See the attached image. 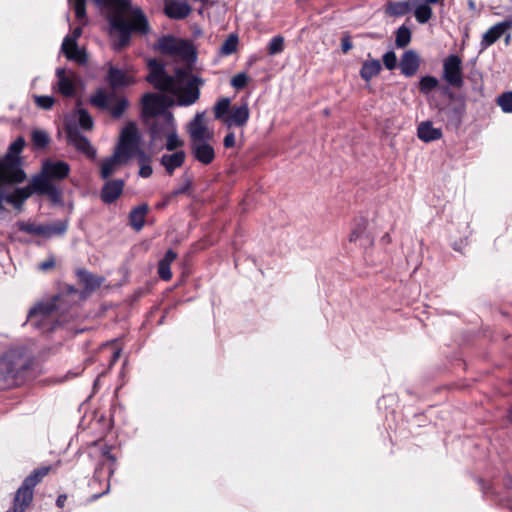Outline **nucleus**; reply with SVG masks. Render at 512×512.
Instances as JSON below:
<instances>
[{
	"label": "nucleus",
	"mask_w": 512,
	"mask_h": 512,
	"mask_svg": "<svg viewBox=\"0 0 512 512\" xmlns=\"http://www.w3.org/2000/svg\"><path fill=\"white\" fill-rule=\"evenodd\" d=\"M148 66L150 72L146 77L147 81L156 89L175 97L179 106L192 105L199 99V87L203 81L189 69H177L174 75H169L164 66L155 59L149 60Z\"/></svg>",
	"instance_id": "f257e3e1"
},
{
	"label": "nucleus",
	"mask_w": 512,
	"mask_h": 512,
	"mask_svg": "<svg viewBox=\"0 0 512 512\" xmlns=\"http://www.w3.org/2000/svg\"><path fill=\"white\" fill-rule=\"evenodd\" d=\"M112 1L114 10L109 11L108 20L111 27L119 32L115 49L120 50L129 43L131 32L145 34L149 27L144 13L139 7L132 6L131 0Z\"/></svg>",
	"instance_id": "f03ea898"
},
{
	"label": "nucleus",
	"mask_w": 512,
	"mask_h": 512,
	"mask_svg": "<svg viewBox=\"0 0 512 512\" xmlns=\"http://www.w3.org/2000/svg\"><path fill=\"white\" fill-rule=\"evenodd\" d=\"M69 172L70 167L66 162L46 160L42 164L41 173L32 179L33 190L48 195L54 201L60 200L61 192L52 182L66 178Z\"/></svg>",
	"instance_id": "7ed1b4c3"
},
{
	"label": "nucleus",
	"mask_w": 512,
	"mask_h": 512,
	"mask_svg": "<svg viewBox=\"0 0 512 512\" xmlns=\"http://www.w3.org/2000/svg\"><path fill=\"white\" fill-rule=\"evenodd\" d=\"M49 470L50 467H41L26 477L15 495L13 510L7 512H25L32 502L33 488L48 474Z\"/></svg>",
	"instance_id": "20e7f679"
},
{
	"label": "nucleus",
	"mask_w": 512,
	"mask_h": 512,
	"mask_svg": "<svg viewBox=\"0 0 512 512\" xmlns=\"http://www.w3.org/2000/svg\"><path fill=\"white\" fill-rule=\"evenodd\" d=\"M158 49L163 53L175 59L190 63L194 59L192 46L181 39L173 36H165L159 39Z\"/></svg>",
	"instance_id": "39448f33"
},
{
	"label": "nucleus",
	"mask_w": 512,
	"mask_h": 512,
	"mask_svg": "<svg viewBox=\"0 0 512 512\" xmlns=\"http://www.w3.org/2000/svg\"><path fill=\"white\" fill-rule=\"evenodd\" d=\"M18 229L27 234L51 238L63 235L67 230L66 221H56L49 224H37L35 222L20 221L17 223Z\"/></svg>",
	"instance_id": "423d86ee"
},
{
	"label": "nucleus",
	"mask_w": 512,
	"mask_h": 512,
	"mask_svg": "<svg viewBox=\"0 0 512 512\" xmlns=\"http://www.w3.org/2000/svg\"><path fill=\"white\" fill-rule=\"evenodd\" d=\"M173 104H175V100L169 95L145 94L142 98V108L146 121L157 118L161 113L168 112L166 108Z\"/></svg>",
	"instance_id": "0eeeda50"
},
{
	"label": "nucleus",
	"mask_w": 512,
	"mask_h": 512,
	"mask_svg": "<svg viewBox=\"0 0 512 512\" xmlns=\"http://www.w3.org/2000/svg\"><path fill=\"white\" fill-rule=\"evenodd\" d=\"M91 102L99 108L109 109L114 117H120L128 106V101L124 97L107 94L103 91H98L92 97Z\"/></svg>",
	"instance_id": "6e6552de"
},
{
	"label": "nucleus",
	"mask_w": 512,
	"mask_h": 512,
	"mask_svg": "<svg viewBox=\"0 0 512 512\" xmlns=\"http://www.w3.org/2000/svg\"><path fill=\"white\" fill-rule=\"evenodd\" d=\"M151 126V140L156 143L157 141L164 140V137L171 134L176 129L174 117L171 112L161 113L157 118L147 121Z\"/></svg>",
	"instance_id": "1a4fd4ad"
},
{
	"label": "nucleus",
	"mask_w": 512,
	"mask_h": 512,
	"mask_svg": "<svg viewBox=\"0 0 512 512\" xmlns=\"http://www.w3.org/2000/svg\"><path fill=\"white\" fill-rule=\"evenodd\" d=\"M139 132L135 123H128L121 132L120 140L115 148L124 155L132 158L138 150Z\"/></svg>",
	"instance_id": "9d476101"
},
{
	"label": "nucleus",
	"mask_w": 512,
	"mask_h": 512,
	"mask_svg": "<svg viewBox=\"0 0 512 512\" xmlns=\"http://www.w3.org/2000/svg\"><path fill=\"white\" fill-rule=\"evenodd\" d=\"M19 183L18 181L0 180V213L4 210L3 201L12 204L15 208H20L22 204L31 196L33 192L32 182L29 186L17 188L14 192L6 194L2 188L3 184Z\"/></svg>",
	"instance_id": "9b49d317"
},
{
	"label": "nucleus",
	"mask_w": 512,
	"mask_h": 512,
	"mask_svg": "<svg viewBox=\"0 0 512 512\" xmlns=\"http://www.w3.org/2000/svg\"><path fill=\"white\" fill-rule=\"evenodd\" d=\"M188 132L191 143L209 141L214 136L213 131L208 128L204 112L195 115L194 119L189 123Z\"/></svg>",
	"instance_id": "f8f14e48"
},
{
	"label": "nucleus",
	"mask_w": 512,
	"mask_h": 512,
	"mask_svg": "<svg viewBox=\"0 0 512 512\" xmlns=\"http://www.w3.org/2000/svg\"><path fill=\"white\" fill-rule=\"evenodd\" d=\"M57 309L56 300L39 303L32 308L28 314V321L36 327H42L45 322L53 319V314Z\"/></svg>",
	"instance_id": "ddd939ff"
},
{
	"label": "nucleus",
	"mask_w": 512,
	"mask_h": 512,
	"mask_svg": "<svg viewBox=\"0 0 512 512\" xmlns=\"http://www.w3.org/2000/svg\"><path fill=\"white\" fill-rule=\"evenodd\" d=\"M444 78L452 86L460 87L463 83L461 59L450 55L444 61Z\"/></svg>",
	"instance_id": "4468645a"
},
{
	"label": "nucleus",
	"mask_w": 512,
	"mask_h": 512,
	"mask_svg": "<svg viewBox=\"0 0 512 512\" xmlns=\"http://www.w3.org/2000/svg\"><path fill=\"white\" fill-rule=\"evenodd\" d=\"M57 82L54 88L62 95L70 97L76 91V75L72 71L59 68L56 71Z\"/></svg>",
	"instance_id": "2eb2a0df"
},
{
	"label": "nucleus",
	"mask_w": 512,
	"mask_h": 512,
	"mask_svg": "<svg viewBox=\"0 0 512 512\" xmlns=\"http://www.w3.org/2000/svg\"><path fill=\"white\" fill-rule=\"evenodd\" d=\"M67 138L71 145L84 153L88 158L94 159L96 157V150L89 140L80 134L77 128L69 127L67 129Z\"/></svg>",
	"instance_id": "dca6fc26"
},
{
	"label": "nucleus",
	"mask_w": 512,
	"mask_h": 512,
	"mask_svg": "<svg viewBox=\"0 0 512 512\" xmlns=\"http://www.w3.org/2000/svg\"><path fill=\"white\" fill-rule=\"evenodd\" d=\"M511 27L512 21L505 20L489 28L482 36V40L480 42V52H483L489 46L494 44Z\"/></svg>",
	"instance_id": "f3484780"
},
{
	"label": "nucleus",
	"mask_w": 512,
	"mask_h": 512,
	"mask_svg": "<svg viewBox=\"0 0 512 512\" xmlns=\"http://www.w3.org/2000/svg\"><path fill=\"white\" fill-rule=\"evenodd\" d=\"M130 157L124 155L115 149L113 155L103 160L101 164L100 174L102 178L107 179L112 176L115 172H117Z\"/></svg>",
	"instance_id": "a211bd4d"
},
{
	"label": "nucleus",
	"mask_w": 512,
	"mask_h": 512,
	"mask_svg": "<svg viewBox=\"0 0 512 512\" xmlns=\"http://www.w3.org/2000/svg\"><path fill=\"white\" fill-rule=\"evenodd\" d=\"M249 108L246 103H243L239 106L233 105L224 119L223 123L227 127L231 126H237V127H243L248 119H249Z\"/></svg>",
	"instance_id": "6ab92c4d"
},
{
	"label": "nucleus",
	"mask_w": 512,
	"mask_h": 512,
	"mask_svg": "<svg viewBox=\"0 0 512 512\" xmlns=\"http://www.w3.org/2000/svg\"><path fill=\"white\" fill-rule=\"evenodd\" d=\"M26 175L22 169L15 168L10 157L0 160V180L23 182Z\"/></svg>",
	"instance_id": "aec40b11"
},
{
	"label": "nucleus",
	"mask_w": 512,
	"mask_h": 512,
	"mask_svg": "<svg viewBox=\"0 0 512 512\" xmlns=\"http://www.w3.org/2000/svg\"><path fill=\"white\" fill-rule=\"evenodd\" d=\"M191 152L195 159L204 165H209L215 158L214 148L208 141L191 143Z\"/></svg>",
	"instance_id": "412c9836"
},
{
	"label": "nucleus",
	"mask_w": 512,
	"mask_h": 512,
	"mask_svg": "<svg viewBox=\"0 0 512 512\" xmlns=\"http://www.w3.org/2000/svg\"><path fill=\"white\" fill-rule=\"evenodd\" d=\"M191 12V7L186 1L167 0L165 13L172 19H184Z\"/></svg>",
	"instance_id": "4be33fe9"
},
{
	"label": "nucleus",
	"mask_w": 512,
	"mask_h": 512,
	"mask_svg": "<svg viewBox=\"0 0 512 512\" xmlns=\"http://www.w3.org/2000/svg\"><path fill=\"white\" fill-rule=\"evenodd\" d=\"M400 70L407 77L413 76L419 68V57L413 50L406 51L399 63Z\"/></svg>",
	"instance_id": "5701e85b"
},
{
	"label": "nucleus",
	"mask_w": 512,
	"mask_h": 512,
	"mask_svg": "<svg viewBox=\"0 0 512 512\" xmlns=\"http://www.w3.org/2000/svg\"><path fill=\"white\" fill-rule=\"evenodd\" d=\"M420 0H406L388 2L385 8V13L391 17H399L409 13Z\"/></svg>",
	"instance_id": "b1692460"
},
{
	"label": "nucleus",
	"mask_w": 512,
	"mask_h": 512,
	"mask_svg": "<svg viewBox=\"0 0 512 512\" xmlns=\"http://www.w3.org/2000/svg\"><path fill=\"white\" fill-rule=\"evenodd\" d=\"M124 182L122 180H110L105 183L101 191V199L105 203L114 202L123 192Z\"/></svg>",
	"instance_id": "393cba45"
},
{
	"label": "nucleus",
	"mask_w": 512,
	"mask_h": 512,
	"mask_svg": "<svg viewBox=\"0 0 512 512\" xmlns=\"http://www.w3.org/2000/svg\"><path fill=\"white\" fill-rule=\"evenodd\" d=\"M185 158V152L180 150L172 154H164L161 157L160 162L162 166L165 168L166 172L169 175H172L176 168H179L183 165Z\"/></svg>",
	"instance_id": "a878e982"
},
{
	"label": "nucleus",
	"mask_w": 512,
	"mask_h": 512,
	"mask_svg": "<svg viewBox=\"0 0 512 512\" xmlns=\"http://www.w3.org/2000/svg\"><path fill=\"white\" fill-rule=\"evenodd\" d=\"M62 51L69 60H74L79 63L85 61L84 53L78 48L76 40L70 36L64 38Z\"/></svg>",
	"instance_id": "bb28decb"
},
{
	"label": "nucleus",
	"mask_w": 512,
	"mask_h": 512,
	"mask_svg": "<svg viewBox=\"0 0 512 512\" xmlns=\"http://www.w3.org/2000/svg\"><path fill=\"white\" fill-rule=\"evenodd\" d=\"M417 135L422 141L431 142L440 139L442 132L440 129L433 127L430 121H425L419 124Z\"/></svg>",
	"instance_id": "cd10ccee"
},
{
	"label": "nucleus",
	"mask_w": 512,
	"mask_h": 512,
	"mask_svg": "<svg viewBox=\"0 0 512 512\" xmlns=\"http://www.w3.org/2000/svg\"><path fill=\"white\" fill-rule=\"evenodd\" d=\"M148 209L147 204H142L131 211L130 223L135 230L139 231L143 228Z\"/></svg>",
	"instance_id": "c85d7f7f"
},
{
	"label": "nucleus",
	"mask_w": 512,
	"mask_h": 512,
	"mask_svg": "<svg viewBox=\"0 0 512 512\" xmlns=\"http://www.w3.org/2000/svg\"><path fill=\"white\" fill-rule=\"evenodd\" d=\"M381 71V64L379 60L372 59L363 63L360 76L365 81H370L373 77L377 76Z\"/></svg>",
	"instance_id": "c756f323"
},
{
	"label": "nucleus",
	"mask_w": 512,
	"mask_h": 512,
	"mask_svg": "<svg viewBox=\"0 0 512 512\" xmlns=\"http://www.w3.org/2000/svg\"><path fill=\"white\" fill-rule=\"evenodd\" d=\"M109 81L113 87H119L131 84L132 78L126 72L111 67L109 69Z\"/></svg>",
	"instance_id": "7c9ffc66"
},
{
	"label": "nucleus",
	"mask_w": 512,
	"mask_h": 512,
	"mask_svg": "<svg viewBox=\"0 0 512 512\" xmlns=\"http://www.w3.org/2000/svg\"><path fill=\"white\" fill-rule=\"evenodd\" d=\"M77 276L79 278V281L85 286L86 290L88 291L95 290L101 285L103 281L101 277L93 275L86 270H79L77 272Z\"/></svg>",
	"instance_id": "2f4dec72"
},
{
	"label": "nucleus",
	"mask_w": 512,
	"mask_h": 512,
	"mask_svg": "<svg viewBox=\"0 0 512 512\" xmlns=\"http://www.w3.org/2000/svg\"><path fill=\"white\" fill-rule=\"evenodd\" d=\"M414 8V15L419 23L425 24L431 19L432 9L430 7V4H427L426 1L422 3V0H420V2L416 6H414Z\"/></svg>",
	"instance_id": "473e14b6"
},
{
	"label": "nucleus",
	"mask_w": 512,
	"mask_h": 512,
	"mask_svg": "<svg viewBox=\"0 0 512 512\" xmlns=\"http://www.w3.org/2000/svg\"><path fill=\"white\" fill-rule=\"evenodd\" d=\"M24 145H25V141L22 138H18L10 145L9 151L5 156V157L11 158L13 165H15V168H17V169H21L18 155L23 150Z\"/></svg>",
	"instance_id": "72a5a7b5"
},
{
	"label": "nucleus",
	"mask_w": 512,
	"mask_h": 512,
	"mask_svg": "<svg viewBox=\"0 0 512 512\" xmlns=\"http://www.w3.org/2000/svg\"><path fill=\"white\" fill-rule=\"evenodd\" d=\"M231 107V102L228 98L220 99L218 102H216L213 108L215 118L223 122Z\"/></svg>",
	"instance_id": "f704fd0d"
},
{
	"label": "nucleus",
	"mask_w": 512,
	"mask_h": 512,
	"mask_svg": "<svg viewBox=\"0 0 512 512\" xmlns=\"http://www.w3.org/2000/svg\"><path fill=\"white\" fill-rule=\"evenodd\" d=\"M411 41V31L405 25L400 26L396 31L395 44L398 48L406 47Z\"/></svg>",
	"instance_id": "c9c22d12"
},
{
	"label": "nucleus",
	"mask_w": 512,
	"mask_h": 512,
	"mask_svg": "<svg viewBox=\"0 0 512 512\" xmlns=\"http://www.w3.org/2000/svg\"><path fill=\"white\" fill-rule=\"evenodd\" d=\"M81 25L86 23V0H69Z\"/></svg>",
	"instance_id": "e433bc0d"
},
{
	"label": "nucleus",
	"mask_w": 512,
	"mask_h": 512,
	"mask_svg": "<svg viewBox=\"0 0 512 512\" xmlns=\"http://www.w3.org/2000/svg\"><path fill=\"white\" fill-rule=\"evenodd\" d=\"M164 139L166 140L165 147L168 151H174L184 145V142L179 139L176 129L171 134L165 136Z\"/></svg>",
	"instance_id": "4c0bfd02"
},
{
	"label": "nucleus",
	"mask_w": 512,
	"mask_h": 512,
	"mask_svg": "<svg viewBox=\"0 0 512 512\" xmlns=\"http://www.w3.org/2000/svg\"><path fill=\"white\" fill-rule=\"evenodd\" d=\"M497 104L504 113L512 112V92H505L497 98Z\"/></svg>",
	"instance_id": "58836bf2"
},
{
	"label": "nucleus",
	"mask_w": 512,
	"mask_h": 512,
	"mask_svg": "<svg viewBox=\"0 0 512 512\" xmlns=\"http://www.w3.org/2000/svg\"><path fill=\"white\" fill-rule=\"evenodd\" d=\"M238 38L235 35H230L223 45L221 46V53L223 55H230L236 51Z\"/></svg>",
	"instance_id": "ea45409f"
},
{
	"label": "nucleus",
	"mask_w": 512,
	"mask_h": 512,
	"mask_svg": "<svg viewBox=\"0 0 512 512\" xmlns=\"http://www.w3.org/2000/svg\"><path fill=\"white\" fill-rule=\"evenodd\" d=\"M367 228V221L365 219L360 220L355 227L352 229L349 235L350 242H356L361 238Z\"/></svg>",
	"instance_id": "a19ab883"
},
{
	"label": "nucleus",
	"mask_w": 512,
	"mask_h": 512,
	"mask_svg": "<svg viewBox=\"0 0 512 512\" xmlns=\"http://www.w3.org/2000/svg\"><path fill=\"white\" fill-rule=\"evenodd\" d=\"M438 85V80L432 76H425L420 80V91L428 93Z\"/></svg>",
	"instance_id": "79ce46f5"
},
{
	"label": "nucleus",
	"mask_w": 512,
	"mask_h": 512,
	"mask_svg": "<svg viewBox=\"0 0 512 512\" xmlns=\"http://www.w3.org/2000/svg\"><path fill=\"white\" fill-rule=\"evenodd\" d=\"M32 141L37 147H45L49 142V136L42 130H35L32 133Z\"/></svg>",
	"instance_id": "37998d69"
},
{
	"label": "nucleus",
	"mask_w": 512,
	"mask_h": 512,
	"mask_svg": "<svg viewBox=\"0 0 512 512\" xmlns=\"http://www.w3.org/2000/svg\"><path fill=\"white\" fill-rule=\"evenodd\" d=\"M79 124L85 130H91L93 127V120L91 116L83 109H79Z\"/></svg>",
	"instance_id": "c03bdc74"
},
{
	"label": "nucleus",
	"mask_w": 512,
	"mask_h": 512,
	"mask_svg": "<svg viewBox=\"0 0 512 512\" xmlns=\"http://www.w3.org/2000/svg\"><path fill=\"white\" fill-rule=\"evenodd\" d=\"M36 105L42 109H51L55 100L52 96H34Z\"/></svg>",
	"instance_id": "a18cd8bd"
},
{
	"label": "nucleus",
	"mask_w": 512,
	"mask_h": 512,
	"mask_svg": "<svg viewBox=\"0 0 512 512\" xmlns=\"http://www.w3.org/2000/svg\"><path fill=\"white\" fill-rule=\"evenodd\" d=\"M284 47V40L282 37H274L269 43V53L271 55L280 53Z\"/></svg>",
	"instance_id": "49530a36"
},
{
	"label": "nucleus",
	"mask_w": 512,
	"mask_h": 512,
	"mask_svg": "<svg viewBox=\"0 0 512 512\" xmlns=\"http://www.w3.org/2000/svg\"><path fill=\"white\" fill-rule=\"evenodd\" d=\"M383 63L388 70H393L397 66V57L395 52L388 51L383 55Z\"/></svg>",
	"instance_id": "de8ad7c7"
},
{
	"label": "nucleus",
	"mask_w": 512,
	"mask_h": 512,
	"mask_svg": "<svg viewBox=\"0 0 512 512\" xmlns=\"http://www.w3.org/2000/svg\"><path fill=\"white\" fill-rule=\"evenodd\" d=\"M248 83V76L245 73H238L231 79V85L236 89L244 88Z\"/></svg>",
	"instance_id": "09e8293b"
},
{
	"label": "nucleus",
	"mask_w": 512,
	"mask_h": 512,
	"mask_svg": "<svg viewBox=\"0 0 512 512\" xmlns=\"http://www.w3.org/2000/svg\"><path fill=\"white\" fill-rule=\"evenodd\" d=\"M158 274L161 279L168 281L172 278V272L170 269V265H167L166 263L159 262L158 265Z\"/></svg>",
	"instance_id": "8fccbe9b"
},
{
	"label": "nucleus",
	"mask_w": 512,
	"mask_h": 512,
	"mask_svg": "<svg viewBox=\"0 0 512 512\" xmlns=\"http://www.w3.org/2000/svg\"><path fill=\"white\" fill-rule=\"evenodd\" d=\"M182 181H183L182 185L179 188H177L178 192H181L182 194L188 193V191L192 187V178H191V176L186 175V174L183 175Z\"/></svg>",
	"instance_id": "3c124183"
},
{
	"label": "nucleus",
	"mask_w": 512,
	"mask_h": 512,
	"mask_svg": "<svg viewBox=\"0 0 512 512\" xmlns=\"http://www.w3.org/2000/svg\"><path fill=\"white\" fill-rule=\"evenodd\" d=\"M353 47L349 35H344L341 39V49L343 53H347Z\"/></svg>",
	"instance_id": "603ef678"
},
{
	"label": "nucleus",
	"mask_w": 512,
	"mask_h": 512,
	"mask_svg": "<svg viewBox=\"0 0 512 512\" xmlns=\"http://www.w3.org/2000/svg\"><path fill=\"white\" fill-rule=\"evenodd\" d=\"M177 258V254L173 250H168L162 260L161 263H166L167 265H171V263Z\"/></svg>",
	"instance_id": "864d4df0"
},
{
	"label": "nucleus",
	"mask_w": 512,
	"mask_h": 512,
	"mask_svg": "<svg viewBox=\"0 0 512 512\" xmlns=\"http://www.w3.org/2000/svg\"><path fill=\"white\" fill-rule=\"evenodd\" d=\"M152 167L149 164H143L140 167L139 174L141 177L147 178L152 174Z\"/></svg>",
	"instance_id": "5fc2aeb1"
},
{
	"label": "nucleus",
	"mask_w": 512,
	"mask_h": 512,
	"mask_svg": "<svg viewBox=\"0 0 512 512\" xmlns=\"http://www.w3.org/2000/svg\"><path fill=\"white\" fill-rule=\"evenodd\" d=\"M235 145V135L234 133H228L224 138V146L226 148H231Z\"/></svg>",
	"instance_id": "6e6d98bb"
},
{
	"label": "nucleus",
	"mask_w": 512,
	"mask_h": 512,
	"mask_svg": "<svg viewBox=\"0 0 512 512\" xmlns=\"http://www.w3.org/2000/svg\"><path fill=\"white\" fill-rule=\"evenodd\" d=\"M54 265H55L54 259L49 258L39 264V269L42 271H47V270L51 269Z\"/></svg>",
	"instance_id": "4d7b16f0"
},
{
	"label": "nucleus",
	"mask_w": 512,
	"mask_h": 512,
	"mask_svg": "<svg viewBox=\"0 0 512 512\" xmlns=\"http://www.w3.org/2000/svg\"><path fill=\"white\" fill-rule=\"evenodd\" d=\"M95 3L99 6H106L109 8V11L114 10V2L112 0H94Z\"/></svg>",
	"instance_id": "13d9d810"
},
{
	"label": "nucleus",
	"mask_w": 512,
	"mask_h": 512,
	"mask_svg": "<svg viewBox=\"0 0 512 512\" xmlns=\"http://www.w3.org/2000/svg\"><path fill=\"white\" fill-rule=\"evenodd\" d=\"M82 25L80 24V26L76 27L73 32H72V35H69L70 37L74 38L76 41L77 39L81 36L82 34Z\"/></svg>",
	"instance_id": "bf43d9fd"
},
{
	"label": "nucleus",
	"mask_w": 512,
	"mask_h": 512,
	"mask_svg": "<svg viewBox=\"0 0 512 512\" xmlns=\"http://www.w3.org/2000/svg\"><path fill=\"white\" fill-rule=\"evenodd\" d=\"M181 194H182L181 192H178V189H175L170 194L166 195V200L171 201L173 198H175L176 196L181 195Z\"/></svg>",
	"instance_id": "052dcab7"
},
{
	"label": "nucleus",
	"mask_w": 512,
	"mask_h": 512,
	"mask_svg": "<svg viewBox=\"0 0 512 512\" xmlns=\"http://www.w3.org/2000/svg\"><path fill=\"white\" fill-rule=\"evenodd\" d=\"M65 501H66V496L65 495H60L58 498H57V506L58 507H63L64 504H65Z\"/></svg>",
	"instance_id": "680f3d73"
},
{
	"label": "nucleus",
	"mask_w": 512,
	"mask_h": 512,
	"mask_svg": "<svg viewBox=\"0 0 512 512\" xmlns=\"http://www.w3.org/2000/svg\"><path fill=\"white\" fill-rule=\"evenodd\" d=\"M120 356V351H115L112 356V362L114 363Z\"/></svg>",
	"instance_id": "e2e57ef3"
},
{
	"label": "nucleus",
	"mask_w": 512,
	"mask_h": 512,
	"mask_svg": "<svg viewBox=\"0 0 512 512\" xmlns=\"http://www.w3.org/2000/svg\"><path fill=\"white\" fill-rule=\"evenodd\" d=\"M7 373H8V375H9V376H11V377H17V376H18V374H19V372H15V371H14V370H12V369H9V370L7 371Z\"/></svg>",
	"instance_id": "0e129e2a"
},
{
	"label": "nucleus",
	"mask_w": 512,
	"mask_h": 512,
	"mask_svg": "<svg viewBox=\"0 0 512 512\" xmlns=\"http://www.w3.org/2000/svg\"><path fill=\"white\" fill-rule=\"evenodd\" d=\"M382 241L386 242V243H389L391 241V238H390V235L389 234H385L383 237H382Z\"/></svg>",
	"instance_id": "69168bd1"
},
{
	"label": "nucleus",
	"mask_w": 512,
	"mask_h": 512,
	"mask_svg": "<svg viewBox=\"0 0 512 512\" xmlns=\"http://www.w3.org/2000/svg\"><path fill=\"white\" fill-rule=\"evenodd\" d=\"M169 202H170V201H167V200L165 199L163 202H161V203L158 205V207L162 208V207L166 206Z\"/></svg>",
	"instance_id": "338daca9"
},
{
	"label": "nucleus",
	"mask_w": 512,
	"mask_h": 512,
	"mask_svg": "<svg viewBox=\"0 0 512 512\" xmlns=\"http://www.w3.org/2000/svg\"><path fill=\"white\" fill-rule=\"evenodd\" d=\"M509 418H510V421L512 422V407H511V410H510V413H509Z\"/></svg>",
	"instance_id": "774afa93"
}]
</instances>
